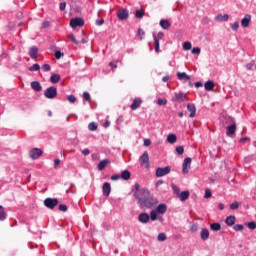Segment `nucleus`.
Returning a JSON list of instances; mask_svg holds the SVG:
<instances>
[{
    "instance_id": "obj_1",
    "label": "nucleus",
    "mask_w": 256,
    "mask_h": 256,
    "mask_svg": "<svg viewBox=\"0 0 256 256\" xmlns=\"http://www.w3.org/2000/svg\"><path fill=\"white\" fill-rule=\"evenodd\" d=\"M131 193L141 209H153L157 205V200L153 198L151 192L147 188H141L139 183L134 184Z\"/></svg>"
},
{
    "instance_id": "obj_2",
    "label": "nucleus",
    "mask_w": 256,
    "mask_h": 256,
    "mask_svg": "<svg viewBox=\"0 0 256 256\" xmlns=\"http://www.w3.org/2000/svg\"><path fill=\"white\" fill-rule=\"evenodd\" d=\"M225 119H226V124L231 123V125L227 126L226 128V135L227 137L233 138L237 131V124L235 123V119L231 116H227L225 117Z\"/></svg>"
},
{
    "instance_id": "obj_3",
    "label": "nucleus",
    "mask_w": 256,
    "mask_h": 256,
    "mask_svg": "<svg viewBox=\"0 0 256 256\" xmlns=\"http://www.w3.org/2000/svg\"><path fill=\"white\" fill-rule=\"evenodd\" d=\"M44 205L47 209H55L59 205V200L57 198H46Z\"/></svg>"
},
{
    "instance_id": "obj_4",
    "label": "nucleus",
    "mask_w": 256,
    "mask_h": 256,
    "mask_svg": "<svg viewBox=\"0 0 256 256\" xmlns=\"http://www.w3.org/2000/svg\"><path fill=\"white\" fill-rule=\"evenodd\" d=\"M44 97H46V99H55V97H57V88L55 86L47 88L44 91Z\"/></svg>"
},
{
    "instance_id": "obj_5",
    "label": "nucleus",
    "mask_w": 256,
    "mask_h": 256,
    "mask_svg": "<svg viewBox=\"0 0 256 256\" xmlns=\"http://www.w3.org/2000/svg\"><path fill=\"white\" fill-rule=\"evenodd\" d=\"M171 173V166L159 167L156 169V177H165Z\"/></svg>"
},
{
    "instance_id": "obj_6",
    "label": "nucleus",
    "mask_w": 256,
    "mask_h": 256,
    "mask_svg": "<svg viewBox=\"0 0 256 256\" xmlns=\"http://www.w3.org/2000/svg\"><path fill=\"white\" fill-rule=\"evenodd\" d=\"M85 25V20L83 18H74L70 20V27L75 29L76 27H83Z\"/></svg>"
},
{
    "instance_id": "obj_7",
    "label": "nucleus",
    "mask_w": 256,
    "mask_h": 256,
    "mask_svg": "<svg viewBox=\"0 0 256 256\" xmlns=\"http://www.w3.org/2000/svg\"><path fill=\"white\" fill-rule=\"evenodd\" d=\"M117 17L119 21H126V19H129V10L125 8L119 9L117 12Z\"/></svg>"
},
{
    "instance_id": "obj_8",
    "label": "nucleus",
    "mask_w": 256,
    "mask_h": 256,
    "mask_svg": "<svg viewBox=\"0 0 256 256\" xmlns=\"http://www.w3.org/2000/svg\"><path fill=\"white\" fill-rule=\"evenodd\" d=\"M41 155H43V150H41L39 148H33L29 152L30 159H34V160L39 159V157H41Z\"/></svg>"
},
{
    "instance_id": "obj_9",
    "label": "nucleus",
    "mask_w": 256,
    "mask_h": 256,
    "mask_svg": "<svg viewBox=\"0 0 256 256\" xmlns=\"http://www.w3.org/2000/svg\"><path fill=\"white\" fill-rule=\"evenodd\" d=\"M191 158L187 157L184 159L183 161V169H182V173L184 175H187V173H189V169H191Z\"/></svg>"
},
{
    "instance_id": "obj_10",
    "label": "nucleus",
    "mask_w": 256,
    "mask_h": 256,
    "mask_svg": "<svg viewBox=\"0 0 256 256\" xmlns=\"http://www.w3.org/2000/svg\"><path fill=\"white\" fill-rule=\"evenodd\" d=\"M140 163L146 168H149V153L145 151L140 157Z\"/></svg>"
},
{
    "instance_id": "obj_11",
    "label": "nucleus",
    "mask_w": 256,
    "mask_h": 256,
    "mask_svg": "<svg viewBox=\"0 0 256 256\" xmlns=\"http://www.w3.org/2000/svg\"><path fill=\"white\" fill-rule=\"evenodd\" d=\"M187 111L190 112L189 117H191V119H193V117H195V115L197 113V108L195 107V104L188 103L187 104Z\"/></svg>"
},
{
    "instance_id": "obj_12",
    "label": "nucleus",
    "mask_w": 256,
    "mask_h": 256,
    "mask_svg": "<svg viewBox=\"0 0 256 256\" xmlns=\"http://www.w3.org/2000/svg\"><path fill=\"white\" fill-rule=\"evenodd\" d=\"M173 101H177L178 103H183L187 101V95L183 94V92L176 93Z\"/></svg>"
},
{
    "instance_id": "obj_13",
    "label": "nucleus",
    "mask_w": 256,
    "mask_h": 256,
    "mask_svg": "<svg viewBox=\"0 0 256 256\" xmlns=\"http://www.w3.org/2000/svg\"><path fill=\"white\" fill-rule=\"evenodd\" d=\"M141 103H143V101L141 100V98H135L130 106V108L132 109V111H136V109H139L141 107Z\"/></svg>"
},
{
    "instance_id": "obj_14",
    "label": "nucleus",
    "mask_w": 256,
    "mask_h": 256,
    "mask_svg": "<svg viewBox=\"0 0 256 256\" xmlns=\"http://www.w3.org/2000/svg\"><path fill=\"white\" fill-rule=\"evenodd\" d=\"M149 219H150V216L145 212L139 214V216H138V221L140 223L147 224V223H149Z\"/></svg>"
},
{
    "instance_id": "obj_15",
    "label": "nucleus",
    "mask_w": 256,
    "mask_h": 256,
    "mask_svg": "<svg viewBox=\"0 0 256 256\" xmlns=\"http://www.w3.org/2000/svg\"><path fill=\"white\" fill-rule=\"evenodd\" d=\"M29 55L31 59H37L39 55V48H37V46H32L29 50Z\"/></svg>"
},
{
    "instance_id": "obj_16",
    "label": "nucleus",
    "mask_w": 256,
    "mask_h": 256,
    "mask_svg": "<svg viewBox=\"0 0 256 256\" xmlns=\"http://www.w3.org/2000/svg\"><path fill=\"white\" fill-rule=\"evenodd\" d=\"M111 194V184L109 182H106L103 184V195L105 197H109Z\"/></svg>"
},
{
    "instance_id": "obj_17",
    "label": "nucleus",
    "mask_w": 256,
    "mask_h": 256,
    "mask_svg": "<svg viewBox=\"0 0 256 256\" xmlns=\"http://www.w3.org/2000/svg\"><path fill=\"white\" fill-rule=\"evenodd\" d=\"M160 27L165 31H168V29H171V22L167 19H162L160 20Z\"/></svg>"
},
{
    "instance_id": "obj_18",
    "label": "nucleus",
    "mask_w": 256,
    "mask_h": 256,
    "mask_svg": "<svg viewBox=\"0 0 256 256\" xmlns=\"http://www.w3.org/2000/svg\"><path fill=\"white\" fill-rule=\"evenodd\" d=\"M177 78L179 81H190L191 76L187 75L185 72H177Z\"/></svg>"
},
{
    "instance_id": "obj_19",
    "label": "nucleus",
    "mask_w": 256,
    "mask_h": 256,
    "mask_svg": "<svg viewBox=\"0 0 256 256\" xmlns=\"http://www.w3.org/2000/svg\"><path fill=\"white\" fill-rule=\"evenodd\" d=\"M31 88L34 91H36L37 93H39L43 89V87L41 86V83H39V81H32L31 82Z\"/></svg>"
},
{
    "instance_id": "obj_20",
    "label": "nucleus",
    "mask_w": 256,
    "mask_h": 256,
    "mask_svg": "<svg viewBox=\"0 0 256 256\" xmlns=\"http://www.w3.org/2000/svg\"><path fill=\"white\" fill-rule=\"evenodd\" d=\"M200 237L202 241H207V239H209V229L202 228L200 232Z\"/></svg>"
},
{
    "instance_id": "obj_21",
    "label": "nucleus",
    "mask_w": 256,
    "mask_h": 256,
    "mask_svg": "<svg viewBox=\"0 0 256 256\" xmlns=\"http://www.w3.org/2000/svg\"><path fill=\"white\" fill-rule=\"evenodd\" d=\"M249 23H251V15L246 14L241 20V25L242 27H249Z\"/></svg>"
},
{
    "instance_id": "obj_22",
    "label": "nucleus",
    "mask_w": 256,
    "mask_h": 256,
    "mask_svg": "<svg viewBox=\"0 0 256 256\" xmlns=\"http://www.w3.org/2000/svg\"><path fill=\"white\" fill-rule=\"evenodd\" d=\"M120 179L124 181H129L131 179V172L129 170H123L120 175Z\"/></svg>"
},
{
    "instance_id": "obj_23",
    "label": "nucleus",
    "mask_w": 256,
    "mask_h": 256,
    "mask_svg": "<svg viewBox=\"0 0 256 256\" xmlns=\"http://www.w3.org/2000/svg\"><path fill=\"white\" fill-rule=\"evenodd\" d=\"M204 88L207 91H213V89H215V82H213V80H208L207 82H205Z\"/></svg>"
},
{
    "instance_id": "obj_24",
    "label": "nucleus",
    "mask_w": 256,
    "mask_h": 256,
    "mask_svg": "<svg viewBox=\"0 0 256 256\" xmlns=\"http://www.w3.org/2000/svg\"><path fill=\"white\" fill-rule=\"evenodd\" d=\"M111 163L108 159L101 160L98 164V171H103Z\"/></svg>"
},
{
    "instance_id": "obj_25",
    "label": "nucleus",
    "mask_w": 256,
    "mask_h": 256,
    "mask_svg": "<svg viewBox=\"0 0 256 256\" xmlns=\"http://www.w3.org/2000/svg\"><path fill=\"white\" fill-rule=\"evenodd\" d=\"M156 213H159L160 215H163L164 213H167V205L166 204H159Z\"/></svg>"
},
{
    "instance_id": "obj_26",
    "label": "nucleus",
    "mask_w": 256,
    "mask_h": 256,
    "mask_svg": "<svg viewBox=\"0 0 256 256\" xmlns=\"http://www.w3.org/2000/svg\"><path fill=\"white\" fill-rule=\"evenodd\" d=\"M225 223L228 225V227H233V225H235V216H228L225 220Z\"/></svg>"
},
{
    "instance_id": "obj_27",
    "label": "nucleus",
    "mask_w": 256,
    "mask_h": 256,
    "mask_svg": "<svg viewBox=\"0 0 256 256\" xmlns=\"http://www.w3.org/2000/svg\"><path fill=\"white\" fill-rule=\"evenodd\" d=\"M179 195V199H180V201H187V199H189V195H190V193H189V191H183V192H181L180 194H178Z\"/></svg>"
},
{
    "instance_id": "obj_28",
    "label": "nucleus",
    "mask_w": 256,
    "mask_h": 256,
    "mask_svg": "<svg viewBox=\"0 0 256 256\" xmlns=\"http://www.w3.org/2000/svg\"><path fill=\"white\" fill-rule=\"evenodd\" d=\"M7 219V212L5 211V207L0 205V221H5Z\"/></svg>"
},
{
    "instance_id": "obj_29",
    "label": "nucleus",
    "mask_w": 256,
    "mask_h": 256,
    "mask_svg": "<svg viewBox=\"0 0 256 256\" xmlns=\"http://www.w3.org/2000/svg\"><path fill=\"white\" fill-rule=\"evenodd\" d=\"M51 83L57 84L61 81V76L59 74H52L50 77Z\"/></svg>"
},
{
    "instance_id": "obj_30",
    "label": "nucleus",
    "mask_w": 256,
    "mask_h": 256,
    "mask_svg": "<svg viewBox=\"0 0 256 256\" xmlns=\"http://www.w3.org/2000/svg\"><path fill=\"white\" fill-rule=\"evenodd\" d=\"M143 17H145V10H143V9L136 10L135 18L136 19H143Z\"/></svg>"
},
{
    "instance_id": "obj_31",
    "label": "nucleus",
    "mask_w": 256,
    "mask_h": 256,
    "mask_svg": "<svg viewBox=\"0 0 256 256\" xmlns=\"http://www.w3.org/2000/svg\"><path fill=\"white\" fill-rule=\"evenodd\" d=\"M167 141L168 143H171V145H173V143H177V135L175 134L168 135Z\"/></svg>"
},
{
    "instance_id": "obj_32",
    "label": "nucleus",
    "mask_w": 256,
    "mask_h": 256,
    "mask_svg": "<svg viewBox=\"0 0 256 256\" xmlns=\"http://www.w3.org/2000/svg\"><path fill=\"white\" fill-rule=\"evenodd\" d=\"M211 231H221V224L219 223H212L210 225Z\"/></svg>"
},
{
    "instance_id": "obj_33",
    "label": "nucleus",
    "mask_w": 256,
    "mask_h": 256,
    "mask_svg": "<svg viewBox=\"0 0 256 256\" xmlns=\"http://www.w3.org/2000/svg\"><path fill=\"white\" fill-rule=\"evenodd\" d=\"M217 21H229V15H227V14H219L217 16Z\"/></svg>"
},
{
    "instance_id": "obj_34",
    "label": "nucleus",
    "mask_w": 256,
    "mask_h": 256,
    "mask_svg": "<svg viewBox=\"0 0 256 256\" xmlns=\"http://www.w3.org/2000/svg\"><path fill=\"white\" fill-rule=\"evenodd\" d=\"M153 39H154V44H155V53H159V39H157L156 35H153Z\"/></svg>"
},
{
    "instance_id": "obj_35",
    "label": "nucleus",
    "mask_w": 256,
    "mask_h": 256,
    "mask_svg": "<svg viewBox=\"0 0 256 256\" xmlns=\"http://www.w3.org/2000/svg\"><path fill=\"white\" fill-rule=\"evenodd\" d=\"M99 126L97 125V123H95V122H91V123H89L88 124V129H89V131H97V128H98Z\"/></svg>"
},
{
    "instance_id": "obj_36",
    "label": "nucleus",
    "mask_w": 256,
    "mask_h": 256,
    "mask_svg": "<svg viewBox=\"0 0 256 256\" xmlns=\"http://www.w3.org/2000/svg\"><path fill=\"white\" fill-rule=\"evenodd\" d=\"M245 225H246V226L248 227V229H250L251 231H254V229H256V223H255V221L245 223Z\"/></svg>"
},
{
    "instance_id": "obj_37",
    "label": "nucleus",
    "mask_w": 256,
    "mask_h": 256,
    "mask_svg": "<svg viewBox=\"0 0 256 256\" xmlns=\"http://www.w3.org/2000/svg\"><path fill=\"white\" fill-rule=\"evenodd\" d=\"M191 47H192L191 42L186 41V42L183 43L184 51H190Z\"/></svg>"
},
{
    "instance_id": "obj_38",
    "label": "nucleus",
    "mask_w": 256,
    "mask_h": 256,
    "mask_svg": "<svg viewBox=\"0 0 256 256\" xmlns=\"http://www.w3.org/2000/svg\"><path fill=\"white\" fill-rule=\"evenodd\" d=\"M138 37L140 41H143V39L145 38V31L141 28L138 29Z\"/></svg>"
},
{
    "instance_id": "obj_39",
    "label": "nucleus",
    "mask_w": 256,
    "mask_h": 256,
    "mask_svg": "<svg viewBox=\"0 0 256 256\" xmlns=\"http://www.w3.org/2000/svg\"><path fill=\"white\" fill-rule=\"evenodd\" d=\"M157 211H155V210H152L151 212H150V219H151V221H157Z\"/></svg>"
},
{
    "instance_id": "obj_40",
    "label": "nucleus",
    "mask_w": 256,
    "mask_h": 256,
    "mask_svg": "<svg viewBox=\"0 0 256 256\" xmlns=\"http://www.w3.org/2000/svg\"><path fill=\"white\" fill-rule=\"evenodd\" d=\"M176 153L178 155H183L185 153V148L183 146L176 147Z\"/></svg>"
},
{
    "instance_id": "obj_41",
    "label": "nucleus",
    "mask_w": 256,
    "mask_h": 256,
    "mask_svg": "<svg viewBox=\"0 0 256 256\" xmlns=\"http://www.w3.org/2000/svg\"><path fill=\"white\" fill-rule=\"evenodd\" d=\"M158 241H167V235L165 233L158 234Z\"/></svg>"
},
{
    "instance_id": "obj_42",
    "label": "nucleus",
    "mask_w": 256,
    "mask_h": 256,
    "mask_svg": "<svg viewBox=\"0 0 256 256\" xmlns=\"http://www.w3.org/2000/svg\"><path fill=\"white\" fill-rule=\"evenodd\" d=\"M68 39H70L72 43H74L75 45H79V41H77V39L75 38V35L69 34Z\"/></svg>"
},
{
    "instance_id": "obj_43",
    "label": "nucleus",
    "mask_w": 256,
    "mask_h": 256,
    "mask_svg": "<svg viewBox=\"0 0 256 256\" xmlns=\"http://www.w3.org/2000/svg\"><path fill=\"white\" fill-rule=\"evenodd\" d=\"M239 208V202H237V201H234L231 205H230V209L232 210V211H235V210H237Z\"/></svg>"
},
{
    "instance_id": "obj_44",
    "label": "nucleus",
    "mask_w": 256,
    "mask_h": 256,
    "mask_svg": "<svg viewBox=\"0 0 256 256\" xmlns=\"http://www.w3.org/2000/svg\"><path fill=\"white\" fill-rule=\"evenodd\" d=\"M67 101H69V103H75V101H77V98L75 97V95H68Z\"/></svg>"
},
{
    "instance_id": "obj_45",
    "label": "nucleus",
    "mask_w": 256,
    "mask_h": 256,
    "mask_svg": "<svg viewBox=\"0 0 256 256\" xmlns=\"http://www.w3.org/2000/svg\"><path fill=\"white\" fill-rule=\"evenodd\" d=\"M41 69V66L39 64H34L29 68V71H39Z\"/></svg>"
},
{
    "instance_id": "obj_46",
    "label": "nucleus",
    "mask_w": 256,
    "mask_h": 256,
    "mask_svg": "<svg viewBox=\"0 0 256 256\" xmlns=\"http://www.w3.org/2000/svg\"><path fill=\"white\" fill-rule=\"evenodd\" d=\"M213 194L211 193V191L209 189L205 190V195H204V199H211V196Z\"/></svg>"
},
{
    "instance_id": "obj_47",
    "label": "nucleus",
    "mask_w": 256,
    "mask_h": 256,
    "mask_svg": "<svg viewBox=\"0 0 256 256\" xmlns=\"http://www.w3.org/2000/svg\"><path fill=\"white\" fill-rule=\"evenodd\" d=\"M42 70H43L45 73H47L48 71H51V65H49V64H44V65L42 66Z\"/></svg>"
},
{
    "instance_id": "obj_48",
    "label": "nucleus",
    "mask_w": 256,
    "mask_h": 256,
    "mask_svg": "<svg viewBox=\"0 0 256 256\" xmlns=\"http://www.w3.org/2000/svg\"><path fill=\"white\" fill-rule=\"evenodd\" d=\"M83 98L85 101H91V95L89 94V92H84L83 93Z\"/></svg>"
},
{
    "instance_id": "obj_49",
    "label": "nucleus",
    "mask_w": 256,
    "mask_h": 256,
    "mask_svg": "<svg viewBox=\"0 0 256 256\" xmlns=\"http://www.w3.org/2000/svg\"><path fill=\"white\" fill-rule=\"evenodd\" d=\"M244 227L243 224H236L234 226V231H243Z\"/></svg>"
},
{
    "instance_id": "obj_50",
    "label": "nucleus",
    "mask_w": 256,
    "mask_h": 256,
    "mask_svg": "<svg viewBox=\"0 0 256 256\" xmlns=\"http://www.w3.org/2000/svg\"><path fill=\"white\" fill-rule=\"evenodd\" d=\"M198 229H199V225H197V224H193V225L190 227L191 233H195L196 231H198Z\"/></svg>"
},
{
    "instance_id": "obj_51",
    "label": "nucleus",
    "mask_w": 256,
    "mask_h": 256,
    "mask_svg": "<svg viewBox=\"0 0 256 256\" xmlns=\"http://www.w3.org/2000/svg\"><path fill=\"white\" fill-rule=\"evenodd\" d=\"M172 189H173V191H174V193L176 194V195H179L180 194V189H179V187H177V185H175V184H172Z\"/></svg>"
},
{
    "instance_id": "obj_52",
    "label": "nucleus",
    "mask_w": 256,
    "mask_h": 256,
    "mask_svg": "<svg viewBox=\"0 0 256 256\" xmlns=\"http://www.w3.org/2000/svg\"><path fill=\"white\" fill-rule=\"evenodd\" d=\"M254 66H255V61H252V62L248 63L246 65L247 71H251V69H253Z\"/></svg>"
},
{
    "instance_id": "obj_53",
    "label": "nucleus",
    "mask_w": 256,
    "mask_h": 256,
    "mask_svg": "<svg viewBox=\"0 0 256 256\" xmlns=\"http://www.w3.org/2000/svg\"><path fill=\"white\" fill-rule=\"evenodd\" d=\"M192 53H193V55H199V53H201V48H199V47H194V48L192 49Z\"/></svg>"
},
{
    "instance_id": "obj_54",
    "label": "nucleus",
    "mask_w": 256,
    "mask_h": 256,
    "mask_svg": "<svg viewBox=\"0 0 256 256\" xmlns=\"http://www.w3.org/2000/svg\"><path fill=\"white\" fill-rule=\"evenodd\" d=\"M59 165H61V160L59 158L54 160V168L58 169Z\"/></svg>"
},
{
    "instance_id": "obj_55",
    "label": "nucleus",
    "mask_w": 256,
    "mask_h": 256,
    "mask_svg": "<svg viewBox=\"0 0 256 256\" xmlns=\"http://www.w3.org/2000/svg\"><path fill=\"white\" fill-rule=\"evenodd\" d=\"M158 105H167V99H161L159 98L157 101Z\"/></svg>"
},
{
    "instance_id": "obj_56",
    "label": "nucleus",
    "mask_w": 256,
    "mask_h": 256,
    "mask_svg": "<svg viewBox=\"0 0 256 256\" xmlns=\"http://www.w3.org/2000/svg\"><path fill=\"white\" fill-rule=\"evenodd\" d=\"M119 179H121V175H119V174H115V175L111 176L112 181H119Z\"/></svg>"
},
{
    "instance_id": "obj_57",
    "label": "nucleus",
    "mask_w": 256,
    "mask_h": 256,
    "mask_svg": "<svg viewBox=\"0 0 256 256\" xmlns=\"http://www.w3.org/2000/svg\"><path fill=\"white\" fill-rule=\"evenodd\" d=\"M61 57H63V53H61V51L57 50V51L55 52V58H56V59H61Z\"/></svg>"
},
{
    "instance_id": "obj_58",
    "label": "nucleus",
    "mask_w": 256,
    "mask_h": 256,
    "mask_svg": "<svg viewBox=\"0 0 256 256\" xmlns=\"http://www.w3.org/2000/svg\"><path fill=\"white\" fill-rule=\"evenodd\" d=\"M237 29H239V22H234L232 24V31H237Z\"/></svg>"
},
{
    "instance_id": "obj_59",
    "label": "nucleus",
    "mask_w": 256,
    "mask_h": 256,
    "mask_svg": "<svg viewBox=\"0 0 256 256\" xmlns=\"http://www.w3.org/2000/svg\"><path fill=\"white\" fill-rule=\"evenodd\" d=\"M151 145V140L150 139H144V147H149Z\"/></svg>"
},
{
    "instance_id": "obj_60",
    "label": "nucleus",
    "mask_w": 256,
    "mask_h": 256,
    "mask_svg": "<svg viewBox=\"0 0 256 256\" xmlns=\"http://www.w3.org/2000/svg\"><path fill=\"white\" fill-rule=\"evenodd\" d=\"M89 153H91V151H89V149L85 148L84 150H82V155L87 156L89 155Z\"/></svg>"
},
{
    "instance_id": "obj_61",
    "label": "nucleus",
    "mask_w": 256,
    "mask_h": 256,
    "mask_svg": "<svg viewBox=\"0 0 256 256\" xmlns=\"http://www.w3.org/2000/svg\"><path fill=\"white\" fill-rule=\"evenodd\" d=\"M49 21H44L43 23H42V28L43 29H47V27H49Z\"/></svg>"
},
{
    "instance_id": "obj_62",
    "label": "nucleus",
    "mask_w": 256,
    "mask_h": 256,
    "mask_svg": "<svg viewBox=\"0 0 256 256\" xmlns=\"http://www.w3.org/2000/svg\"><path fill=\"white\" fill-rule=\"evenodd\" d=\"M165 37V34L163 32H159L156 36L157 39H163Z\"/></svg>"
},
{
    "instance_id": "obj_63",
    "label": "nucleus",
    "mask_w": 256,
    "mask_h": 256,
    "mask_svg": "<svg viewBox=\"0 0 256 256\" xmlns=\"http://www.w3.org/2000/svg\"><path fill=\"white\" fill-rule=\"evenodd\" d=\"M105 23V20L104 19H100V20H97L96 21V25H98V26H101V25H103Z\"/></svg>"
},
{
    "instance_id": "obj_64",
    "label": "nucleus",
    "mask_w": 256,
    "mask_h": 256,
    "mask_svg": "<svg viewBox=\"0 0 256 256\" xmlns=\"http://www.w3.org/2000/svg\"><path fill=\"white\" fill-rule=\"evenodd\" d=\"M240 143H245V141H251L249 137L240 138Z\"/></svg>"
}]
</instances>
